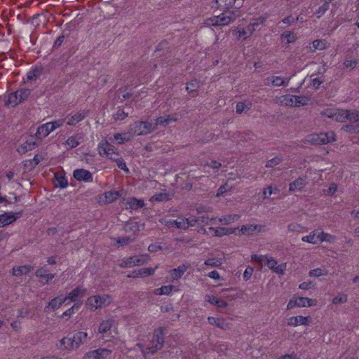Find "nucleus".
I'll return each mask as SVG.
<instances>
[{
  "label": "nucleus",
  "mask_w": 359,
  "mask_h": 359,
  "mask_svg": "<svg viewBox=\"0 0 359 359\" xmlns=\"http://www.w3.org/2000/svg\"><path fill=\"white\" fill-rule=\"evenodd\" d=\"M112 161H115L117 164V166L118 167V168L128 172H129V170L128 168H127V165L126 164V162L124 161L123 158H121L120 156H117L115 158H114Z\"/></svg>",
  "instance_id": "obj_53"
},
{
  "label": "nucleus",
  "mask_w": 359,
  "mask_h": 359,
  "mask_svg": "<svg viewBox=\"0 0 359 359\" xmlns=\"http://www.w3.org/2000/svg\"><path fill=\"white\" fill-rule=\"evenodd\" d=\"M21 215L20 212H6L0 215V225L4 226L9 225L17 220Z\"/></svg>",
  "instance_id": "obj_14"
},
{
  "label": "nucleus",
  "mask_w": 359,
  "mask_h": 359,
  "mask_svg": "<svg viewBox=\"0 0 359 359\" xmlns=\"http://www.w3.org/2000/svg\"><path fill=\"white\" fill-rule=\"evenodd\" d=\"M111 297L108 294L93 295L86 302V307L91 311L102 309L109 305Z\"/></svg>",
  "instance_id": "obj_6"
},
{
  "label": "nucleus",
  "mask_w": 359,
  "mask_h": 359,
  "mask_svg": "<svg viewBox=\"0 0 359 359\" xmlns=\"http://www.w3.org/2000/svg\"><path fill=\"white\" fill-rule=\"evenodd\" d=\"M158 269V266L154 268L149 267V268H142L139 269L137 271V275L139 277H147L151 275H153L156 270Z\"/></svg>",
  "instance_id": "obj_43"
},
{
  "label": "nucleus",
  "mask_w": 359,
  "mask_h": 359,
  "mask_svg": "<svg viewBox=\"0 0 359 359\" xmlns=\"http://www.w3.org/2000/svg\"><path fill=\"white\" fill-rule=\"evenodd\" d=\"M307 142L313 144H326L334 142L337 140L336 134L333 131L327 133H313L306 136Z\"/></svg>",
  "instance_id": "obj_5"
},
{
  "label": "nucleus",
  "mask_w": 359,
  "mask_h": 359,
  "mask_svg": "<svg viewBox=\"0 0 359 359\" xmlns=\"http://www.w3.org/2000/svg\"><path fill=\"white\" fill-rule=\"evenodd\" d=\"M190 264L188 263L182 264L179 266L177 268L172 269L169 271V274L171 276L172 278V281L177 280L182 278L183 274L187 271L189 268Z\"/></svg>",
  "instance_id": "obj_22"
},
{
  "label": "nucleus",
  "mask_w": 359,
  "mask_h": 359,
  "mask_svg": "<svg viewBox=\"0 0 359 359\" xmlns=\"http://www.w3.org/2000/svg\"><path fill=\"white\" fill-rule=\"evenodd\" d=\"M170 198V194L166 191H164L163 192L154 194L150 198L149 201L151 202H161L168 201Z\"/></svg>",
  "instance_id": "obj_38"
},
{
  "label": "nucleus",
  "mask_w": 359,
  "mask_h": 359,
  "mask_svg": "<svg viewBox=\"0 0 359 359\" xmlns=\"http://www.w3.org/2000/svg\"><path fill=\"white\" fill-rule=\"evenodd\" d=\"M268 79L271 82L273 86H287L289 83V79L286 80L281 76H273L269 77Z\"/></svg>",
  "instance_id": "obj_35"
},
{
  "label": "nucleus",
  "mask_w": 359,
  "mask_h": 359,
  "mask_svg": "<svg viewBox=\"0 0 359 359\" xmlns=\"http://www.w3.org/2000/svg\"><path fill=\"white\" fill-rule=\"evenodd\" d=\"M32 270L30 265H24L21 266H14L13 268L12 275L13 276H21L23 274H27Z\"/></svg>",
  "instance_id": "obj_34"
},
{
  "label": "nucleus",
  "mask_w": 359,
  "mask_h": 359,
  "mask_svg": "<svg viewBox=\"0 0 359 359\" xmlns=\"http://www.w3.org/2000/svg\"><path fill=\"white\" fill-rule=\"evenodd\" d=\"M83 141V135L81 133H76L69 137L65 143L70 149H73L79 145Z\"/></svg>",
  "instance_id": "obj_30"
},
{
  "label": "nucleus",
  "mask_w": 359,
  "mask_h": 359,
  "mask_svg": "<svg viewBox=\"0 0 359 359\" xmlns=\"http://www.w3.org/2000/svg\"><path fill=\"white\" fill-rule=\"evenodd\" d=\"M74 344V342L72 341V338L64 337L60 340V345L63 346L65 349L67 350L72 351L76 349Z\"/></svg>",
  "instance_id": "obj_45"
},
{
  "label": "nucleus",
  "mask_w": 359,
  "mask_h": 359,
  "mask_svg": "<svg viewBox=\"0 0 359 359\" xmlns=\"http://www.w3.org/2000/svg\"><path fill=\"white\" fill-rule=\"evenodd\" d=\"M253 271H254V269L251 266H248L245 269L244 273H243V279L245 281L248 280L251 278Z\"/></svg>",
  "instance_id": "obj_62"
},
{
  "label": "nucleus",
  "mask_w": 359,
  "mask_h": 359,
  "mask_svg": "<svg viewBox=\"0 0 359 359\" xmlns=\"http://www.w3.org/2000/svg\"><path fill=\"white\" fill-rule=\"evenodd\" d=\"M307 182L305 178L303 177H298L295 180L292 181L289 184V191H301L303 189Z\"/></svg>",
  "instance_id": "obj_31"
},
{
  "label": "nucleus",
  "mask_w": 359,
  "mask_h": 359,
  "mask_svg": "<svg viewBox=\"0 0 359 359\" xmlns=\"http://www.w3.org/2000/svg\"><path fill=\"white\" fill-rule=\"evenodd\" d=\"M208 323L211 325H215L217 327L224 329L225 323L223 320L217 318L215 317H208Z\"/></svg>",
  "instance_id": "obj_49"
},
{
  "label": "nucleus",
  "mask_w": 359,
  "mask_h": 359,
  "mask_svg": "<svg viewBox=\"0 0 359 359\" xmlns=\"http://www.w3.org/2000/svg\"><path fill=\"white\" fill-rule=\"evenodd\" d=\"M159 222L168 228L175 227L179 229L186 230L187 226L184 222L183 218H180L179 220H166L165 219H159Z\"/></svg>",
  "instance_id": "obj_25"
},
{
  "label": "nucleus",
  "mask_w": 359,
  "mask_h": 359,
  "mask_svg": "<svg viewBox=\"0 0 359 359\" xmlns=\"http://www.w3.org/2000/svg\"><path fill=\"white\" fill-rule=\"evenodd\" d=\"M128 116V113L125 112L123 109H118L116 114L114 115V118L116 120H123Z\"/></svg>",
  "instance_id": "obj_59"
},
{
  "label": "nucleus",
  "mask_w": 359,
  "mask_h": 359,
  "mask_svg": "<svg viewBox=\"0 0 359 359\" xmlns=\"http://www.w3.org/2000/svg\"><path fill=\"white\" fill-rule=\"evenodd\" d=\"M149 260L148 255H141L139 256H132L123 258L119 263L121 268H130L135 266H140L146 264Z\"/></svg>",
  "instance_id": "obj_10"
},
{
  "label": "nucleus",
  "mask_w": 359,
  "mask_h": 359,
  "mask_svg": "<svg viewBox=\"0 0 359 359\" xmlns=\"http://www.w3.org/2000/svg\"><path fill=\"white\" fill-rule=\"evenodd\" d=\"M240 231L243 235L250 236L255 232L261 233L266 231V226L262 224H248L243 225L241 227Z\"/></svg>",
  "instance_id": "obj_11"
},
{
  "label": "nucleus",
  "mask_w": 359,
  "mask_h": 359,
  "mask_svg": "<svg viewBox=\"0 0 359 359\" xmlns=\"http://www.w3.org/2000/svg\"><path fill=\"white\" fill-rule=\"evenodd\" d=\"M86 293V289L82 287H76L72 292H70L67 296L65 297L67 302H75L78 299H81L84 297Z\"/></svg>",
  "instance_id": "obj_16"
},
{
  "label": "nucleus",
  "mask_w": 359,
  "mask_h": 359,
  "mask_svg": "<svg viewBox=\"0 0 359 359\" xmlns=\"http://www.w3.org/2000/svg\"><path fill=\"white\" fill-rule=\"evenodd\" d=\"M177 116L176 114L167 115L165 116H160L156 119L155 123H153L155 125V130L157 129L158 126H166L171 121H177Z\"/></svg>",
  "instance_id": "obj_27"
},
{
  "label": "nucleus",
  "mask_w": 359,
  "mask_h": 359,
  "mask_svg": "<svg viewBox=\"0 0 359 359\" xmlns=\"http://www.w3.org/2000/svg\"><path fill=\"white\" fill-rule=\"evenodd\" d=\"M241 216L237 214L234 215H222L218 219L219 222L222 225H228L233 223L236 221H238L240 219Z\"/></svg>",
  "instance_id": "obj_33"
},
{
  "label": "nucleus",
  "mask_w": 359,
  "mask_h": 359,
  "mask_svg": "<svg viewBox=\"0 0 359 359\" xmlns=\"http://www.w3.org/2000/svg\"><path fill=\"white\" fill-rule=\"evenodd\" d=\"M184 222L186 224V230L189 226H194L196 224L198 223V221L200 220V218H198L197 217H189V218H183Z\"/></svg>",
  "instance_id": "obj_56"
},
{
  "label": "nucleus",
  "mask_w": 359,
  "mask_h": 359,
  "mask_svg": "<svg viewBox=\"0 0 359 359\" xmlns=\"http://www.w3.org/2000/svg\"><path fill=\"white\" fill-rule=\"evenodd\" d=\"M123 204L126 209L137 210L144 206L143 200L137 199L134 197H130L123 201Z\"/></svg>",
  "instance_id": "obj_20"
},
{
  "label": "nucleus",
  "mask_w": 359,
  "mask_h": 359,
  "mask_svg": "<svg viewBox=\"0 0 359 359\" xmlns=\"http://www.w3.org/2000/svg\"><path fill=\"white\" fill-rule=\"evenodd\" d=\"M323 116L334 119L338 122H344L346 120L351 121H359V111L355 110H345L340 109H327L323 111Z\"/></svg>",
  "instance_id": "obj_1"
},
{
  "label": "nucleus",
  "mask_w": 359,
  "mask_h": 359,
  "mask_svg": "<svg viewBox=\"0 0 359 359\" xmlns=\"http://www.w3.org/2000/svg\"><path fill=\"white\" fill-rule=\"evenodd\" d=\"M67 300L65 297H57L54 299H53L49 303L48 306L50 307L53 310H56L59 309L61 305L64 303H66Z\"/></svg>",
  "instance_id": "obj_40"
},
{
  "label": "nucleus",
  "mask_w": 359,
  "mask_h": 359,
  "mask_svg": "<svg viewBox=\"0 0 359 359\" xmlns=\"http://www.w3.org/2000/svg\"><path fill=\"white\" fill-rule=\"evenodd\" d=\"M31 90L28 88H20L15 92L9 93L5 100L6 105L15 107L27 100L30 95Z\"/></svg>",
  "instance_id": "obj_7"
},
{
  "label": "nucleus",
  "mask_w": 359,
  "mask_h": 359,
  "mask_svg": "<svg viewBox=\"0 0 359 359\" xmlns=\"http://www.w3.org/2000/svg\"><path fill=\"white\" fill-rule=\"evenodd\" d=\"M252 107V102H239L237 103L236 107V111L238 114H241L245 110H250Z\"/></svg>",
  "instance_id": "obj_41"
},
{
  "label": "nucleus",
  "mask_w": 359,
  "mask_h": 359,
  "mask_svg": "<svg viewBox=\"0 0 359 359\" xmlns=\"http://www.w3.org/2000/svg\"><path fill=\"white\" fill-rule=\"evenodd\" d=\"M279 189L278 187H273L272 186H268L264 188L262 191L263 198H267L269 196L272 194H276L279 193Z\"/></svg>",
  "instance_id": "obj_48"
},
{
  "label": "nucleus",
  "mask_w": 359,
  "mask_h": 359,
  "mask_svg": "<svg viewBox=\"0 0 359 359\" xmlns=\"http://www.w3.org/2000/svg\"><path fill=\"white\" fill-rule=\"evenodd\" d=\"M329 8V5L327 3L324 4L321 6L319 7V8L316 11V13L318 14V17L319 18L320 15L324 14Z\"/></svg>",
  "instance_id": "obj_63"
},
{
  "label": "nucleus",
  "mask_w": 359,
  "mask_h": 359,
  "mask_svg": "<svg viewBox=\"0 0 359 359\" xmlns=\"http://www.w3.org/2000/svg\"><path fill=\"white\" fill-rule=\"evenodd\" d=\"M48 123L50 124V127H51L53 131H54L55 129H57L64 125L65 119L64 118H58V119H56L53 121L48 122Z\"/></svg>",
  "instance_id": "obj_60"
},
{
  "label": "nucleus",
  "mask_w": 359,
  "mask_h": 359,
  "mask_svg": "<svg viewBox=\"0 0 359 359\" xmlns=\"http://www.w3.org/2000/svg\"><path fill=\"white\" fill-rule=\"evenodd\" d=\"M329 46L328 42L325 39H316L312 43L313 51L316 50H323Z\"/></svg>",
  "instance_id": "obj_39"
},
{
  "label": "nucleus",
  "mask_w": 359,
  "mask_h": 359,
  "mask_svg": "<svg viewBox=\"0 0 359 359\" xmlns=\"http://www.w3.org/2000/svg\"><path fill=\"white\" fill-rule=\"evenodd\" d=\"M199 87V83L196 80H193L189 82L187 85L186 90L189 93H194L193 97H196L198 94L196 93L197 89Z\"/></svg>",
  "instance_id": "obj_46"
},
{
  "label": "nucleus",
  "mask_w": 359,
  "mask_h": 359,
  "mask_svg": "<svg viewBox=\"0 0 359 359\" xmlns=\"http://www.w3.org/2000/svg\"><path fill=\"white\" fill-rule=\"evenodd\" d=\"M36 144L33 140H27L22 143L18 148L17 151L20 154H24L36 147Z\"/></svg>",
  "instance_id": "obj_32"
},
{
  "label": "nucleus",
  "mask_w": 359,
  "mask_h": 359,
  "mask_svg": "<svg viewBox=\"0 0 359 359\" xmlns=\"http://www.w3.org/2000/svg\"><path fill=\"white\" fill-rule=\"evenodd\" d=\"M282 37L286 40L287 43H291L296 41L295 34L290 31H286L282 34Z\"/></svg>",
  "instance_id": "obj_52"
},
{
  "label": "nucleus",
  "mask_w": 359,
  "mask_h": 359,
  "mask_svg": "<svg viewBox=\"0 0 359 359\" xmlns=\"http://www.w3.org/2000/svg\"><path fill=\"white\" fill-rule=\"evenodd\" d=\"M41 73V69L34 68L27 73V79L28 80H35L40 76Z\"/></svg>",
  "instance_id": "obj_55"
},
{
  "label": "nucleus",
  "mask_w": 359,
  "mask_h": 359,
  "mask_svg": "<svg viewBox=\"0 0 359 359\" xmlns=\"http://www.w3.org/2000/svg\"><path fill=\"white\" fill-rule=\"evenodd\" d=\"M88 337L87 332H79L76 333L72 337V341L74 342V347L76 348H79L80 344H81L84 340H86Z\"/></svg>",
  "instance_id": "obj_36"
},
{
  "label": "nucleus",
  "mask_w": 359,
  "mask_h": 359,
  "mask_svg": "<svg viewBox=\"0 0 359 359\" xmlns=\"http://www.w3.org/2000/svg\"><path fill=\"white\" fill-rule=\"evenodd\" d=\"M296 97L292 95H284L276 97V102L277 104L281 106L285 107H294Z\"/></svg>",
  "instance_id": "obj_26"
},
{
  "label": "nucleus",
  "mask_w": 359,
  "mask_h": 359,
  "mask_svg": "<svg viewBox=\"0 0 359 359\" xmlns=\"http://www.w3.org/2000/svg\"><path fill=\"white\" fill-rule=\"evenodd\" d=\"M172 290L177 291V289L173 285H163L154 290L156 295H169Z\"/></svg>",
  "instance_id": "obj_37"
},
{
  "label": "nucleus",
  "mask_w": 359,
  "mask_h": 359,
  "mask_svg": "<svg viewBox=\"0 0 359 359\" xmlns=\"http://www.w3.org/2000/svg\"><path fill=\"white\" fill-rule=\"evenodd\" d=\"M80 306L81 303L74 304L71 308L68 309L62 313V317H70L80 309Z\"/></svg>",
  "instance_id": "obj_51"
},
{
  "label": "nucleus",
  "mask_w": 359,
  "mask_h": 359,
  "mask_svg": "<svg viewBox=\"0 0 359 359\" xmlns=\"http://www.w3.org/2000/svg\"><path fill=\"white\" fill-rule=\"evenodd\" d=\"M294 97H296V99H294V100L295 101L294 107H299L302 106H305L309 104V97L297 96V95H294Z\"/></svg>",
  "instance_id": "obj_47"
},
{
  "label": "nucleus",
  "mask_w": 359,
  "mask_h": 359,
  "mask_svg": "<svg viewBox=\"0 0 359 359\" xmlns=\"http://www.w3.org/2000/svg\"><path fill=\"white\" fill-rule=\"evenodd\" d=\"M327 271H326L325 269L317 268L311 270L309 273V275L311 277H320L322 276H327Z\"/></svg>",
  "instance_id": "obj_50"
},
{
  "label": "nucleus",
  "mask_w": 359,
  "mask_h": 359,
  "mask_svg": "<svg viewBox=\"0 0 359 359\" xmlns=\"http://www.w3.org/2000/svg\"><path fill=\"white\" fill-rule=\"evenodd\" d=\"M135 240V238H131L130 236H126V237H121L118 238L116 240V243L120 244L121 245H126L128 243H131Z\"/></svg>",
  "instance_id": "obj_61"
},
{
  "label": "nucleus",
  "mask_w": 359,
  "mask_h": 359,
  "mask_svg": "<svg viewBox=\"0 0 359 359\" xmlns=\"http://www.w3.org/2000/svg\"><path fill=\"white\" fill-rule=\"evenodd\" d=\"M283 161V158L281 156H276L270 160H269L266 165V168H273L278 164H280Z\"/></svg>",
  "instance_id": "obj_54"
},
{
  "label": "nucleus",
  "mask_w": 359,
  "mask_h": 359,
  "mask_svg": "<svg viewBox=\"0 0 359 359\" xmlns=\"http://www.w3.org/2000/svg\"><path fill=\"white\" fill-rule=\"evenodd\" d=\"M311 321V318L302 316H292L287 320V325L297 327L298 325H307Z\"/></svg>",
  "instance_id": "obj_23"
},
{
  "label": "nucleus",
  "mask_w": 359,
  "mask_h": 359,
  "mask_svg": "<svg viewBox=\"0 0 359 359\" xmlns=\"http://www.w3.org/2000/svg\"><path fill=\"white\" fill-rule=\"evenodd\" d=\"M129 128L133 136L145 135L155 130V125L150 121H136Z\"/></svg>",
  "instance_id": "obj_9"
},
{
  "label": "nucleus",
  "mask_w": 359,
  "mask_h": 359,
  "mask_svg": "<svg viewBox=\"0 0 359 359\" xmlns=\"http://www.w3.org/2000/svg\"><path fill=\"white\" fill-rule=\"evenodd\" d=\"M133 137V135L130 130L129 129V130L128 132H124V133H114L113 135V137L109 138V140L112 142H115L116 144H121L126 142H129L130 140H131Z\"/></svg>",
  "instance_id": "obj_17"
},
{
  "label": "nucleus",
  "mask_w": 359,
  "mask_h": 359,
  "mask_svg": "<svg viewBox=\"0 0 359 359\" xmlns=\"http://www.w3.org/2000/svg\"><path fill=\"white\" fill-rule=\"evenodd\" d=\"M86 116L87 112L84 110L77 111L75 114H71L67 117V125L75 126L76 123L83 121L86 117Z\"/></svg>",
  "instance_id": "obj_19"
},
{
  "label": "nucleus",
  "mask_w": 359,
  "mask_h": 359,
  "mask_svg": "<svg viewBox=\"0 0 359 359\" xmlns=\"http://www.w3.org/2000/svg\"><path fill=\"white\" fill-rule=\"evenodd\" d=\"M74 177L78 181L92 182L93 175L84 169H76L73 172Z\"/></svg>",
  "instance_id": "obj_21"
},
{
  "label": "nucleus",
  "mask_w": 359,
  "mask_h": 359,
  "mask_svg": "<svg viewBox=\"0 0 359 359\" xmlns=\"http://www.w3.org/2000/svg\"><path fill=\"white\" fill-rule=\"evenodd\" d=\"M266 264L268 267L273 272L279 274L283 275L287 268L286 263H282L279 265H277V261L272 257H269L267 256L266 257Z\"/></svg>",
  "instance_id": "obj_12"
},
{
  "label": "nucleus",
  "mask_w": 359,
  "mask_h": 359,
  "mask_svg": "<svg viewBox=\"0 0 359 359\" xmlns=\"http://www.w3.org/2000/svg\"><path fill=\"white\" fill-rule=\"evenodd\" d=\"M97 151L100 156L106 157L111 160H113L116 157L120 156L118 149L106 139H104L99 142L97 145Z\"/></svg>",
  "instance_id": "obj_8"
},
{
  "label": "nucleus",
  "mask_w": 359,
  "mask_h": 359,
  "mask_svg": "<svg viewBox=\"0 0 359 359\" xmlns=\"http://www.w3.org/2000/svg\"><path fill=\"white\" fill-rule=\"evenodd\" d=\"M236 228H226V227H210L209 231L212 233L213 236L221 237L226 235L237 234Z\"/></svg>",
  "instance_id": "obj_18"
},
{
  "label": "nucleus",
  "mask_w": 359,
  "mask_h": 359,
  "mask_svg": "<svg viewBox=\"0 0 359 359\" xmlns=\"http://www.w3.org/2000/svg\"><path fill=\"white\" fill-rule=\"evenodd\" d=\"M35 276L41 279L40 282L43 285L48 284L55 278V274L49 273L45 266L38 269L35 271Z\"/></svg>",
  "instance_id": "obj_13"
},
{
  "label": "nucleus",
  "mask_w": 359,
  "mask_h": 359,
  "mask_svg": "<svg viewBox=\"0 0 359 359\" xmlns=\"http://www.w3.org/2000/svg\"><path fill=\"white\" fill-rule=\"evenodd\" d=\"M347 302V295L346 294H339L336 296L332 299V304H344Z\"/></svg>",
  "instance_id": "obj_58"
},
{
  "label": "nucleus",
  "mask_w": 359,
  "mask_h": 359,
  "mask_svg": "<svg viewBox=\"0 0 359 359\" xmlns=\"http://www.w3.org/2000/svg\"><path fill=\"white\" fill-rule=\"evenodd\" d=\"M267 256L254 255L252 256V259L260 264H262L266 261Z\"/></svg>",
  "instance_id": "obj_64"
},
{
  "label": "nucleus",
  "mask_w": 359,
  "mask_h": 359,
  "mask_svg": "<svg viewBox=\"0 0 359 359\" xmlns=\"http://www.w3.org/2000/svg\"><path fill=\"white\" fill-rule=\"evenodd\" d=\"M266 19L264 17H259L257 18L252 19L246 28H236L234 30L236 34H237L238 39H247L251 36L257 28L264 23Z\"/></svg>",
  "instance_id": "obj_4"
},
{
  "label": "nucleus",
  "mask_w": 359,
  "mask_h": 359,
  "mask_svg": "<svg viewBox=\"0 0 359 359\" xmlns=\"http://www.w3.org/2000/svg\"><path fill=\"white\" fill-rule=\"evenodd\" d=\"M51 132H53V130L50 124L48 122L42 124L37 128L35 135L38 139L42 140L46 137Z\"/></svg>",
  "instance_id": "obj_29"
},
{
  "label": "nucleus",
  "mask_w": 359,
  "mask_h": 359,
  "mask_svg": "<svg viewBox=\"0 0 359 359\" xmlns=\"http://www.w3.org/2000/svg\"><path fill=\"white\" fill-rule=\"evenodd\" d=\"M236 18L235 13L232 11L223 12L220 15L206 18L204 23L206 26H226L233 22Z\"/></svg>",
  "instance_id": "obj_2"
},
{
  "label": "nucleus",
  "mask_w": 359,
  "mask_h": 359,
  "mask_svg": "<svg viewBox=\"0 0 359 359\" xmlns=\"http://www.w3.org/2000/svg\"><path fill=\"white\" fill-rule=\"evenodd\" d=\"M223 264L222 258H209L207 259L204 264L210 267H220Z\"/></svg>",
  "instance_id": "obj_44"
},
{
  "label": "nucleus",
  "mask_w": 359,
  "mask_h": 359,
  "mask_svg": "<svg viewBox=\"0 0 359 359\" xmlns=\"http://www.w3.org/2000/svg\"><path fill=\"white\" fill-rule=\"evenodd\" d=\"M112 328L116 330L115 320L113 318H109L100 323L97 332L102 334H109Z\"/></svg>",
  "instance_id": "obj_15"
},
{
  "label": "nucleus",
  "mask_w": 359,
  "mask_h": 359,
  "mask_svg": "<svg viewBox=\"0 0 359 359\" xmlns=\"http://www.w3.org/2000/svg\"><path fill=\"white\" fill-rule=\"evenodd\" d=\"M357 65H358L357 60L348 59L347 57H346L344 62V67L346 68L350 69H355Z\"/></svg>",
  "instance_id": "obj_57"
},
{
  "label": "nucleus",
  "mask_w": 359,
  "mask_h": 359,
  "mask_svg": "<svg viewBox=\"0 0 359 359\" xmlns=\"http://www.w3.org/2000/svg\"><path fill=\"white\" fill-rule=\"evenodd\" d=\"M120 197V194L117 191H109L104 193L103 196L100 197V202L104 204H109L114 202Z\"/></svg>",
  "instance_id": "obj_28"
},
{
  "label": "nucleus",
  "mask_w": 359,
  "mask_h": 359,
  "mask_svg": "<svg viewBox=\"0 0 359 359\" xmlns=\"http://www.w3.org/2000/svg\"><path fill=\"white\" fill-rule=\"evenodd\" d=\"M111 351L107 348H97L87 353V356L92 359H104L110 355Z\"/></svg>",
  "instance_id": "obj_24"
},
{
  "label": "nucleus",
  "mask_w": 359,
  "mask_h": 359,
  "mask_svg": "<svg viewBox=\"0 0 359 359\" xmlns=\"http://www.w3.org/2000/svg\"><path fill=\"white\" fill-rule=\"evenodd\" d=\"M164 344V330L163 327L156 329L153 333L152 339L147 348L142 350V353L154 354L160 350Z\"/></svg>",
  "instance_id": "obj_3"
},
{
  "label": "nucleus",
  "mask_w": 359,
  "mask_h": 359,
  "mask_svg": "<svg viewBox=\"0 0 359 359\" xmlns=\"http://www.w3.org/2000/svg\"><path fill=\"white\" fill-rule=\"evenodd\" d=\"M302 241L313 245L317 244V231H311L309 235L303 236Z\"/></svg>",
  "instance_id": "obj_42"
}]
</instances>
